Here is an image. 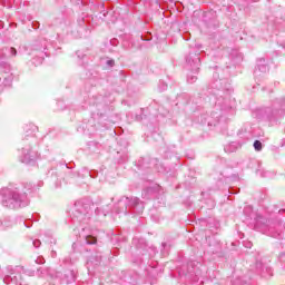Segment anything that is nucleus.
<instances>
[{"label":"nucleus","instance_id":"nucleus-5","mask_svg":"<svg viewBox=\"0 0 285 285\" xmlns=\"http://www.w3.org/2000/svg\"><path fill=\"white\" fill-rule=\"evenodd\" d=\"M35 245L39 244V240L38 242H33Z\"/></svg>","mask_w":285,"mask_h":285},{"label":"nucleus","instance_id":"nucleus-3","mask_svg":"<svg viewBox=\"0 0 285 285\" xmlns=\"http://www.w3.org/2000/svg\"><path fill=\"white\" fill-rule=\"evenodd\" d=\"M254 148H255V150H262V141H259V140H255L254 141Z\"/></svg>","mask_w":285,"mask_h":285},{"label":"nucleus","instance_id":"nucleus-2","mask_svg":"<svg viewBox=\"0 0 285 285\" xmlns=\"http://www.w3.org/2000/svg\"><path fill=\"white\" fill-rule=\"evenodd\" d=\"M86 242H87V244H97V237H95L92 235H88L86 237Z\"/></svg>","mask_w":285,"mask_h":285},{"label":"nucleus","instance_id":"nucleus-4","mask_svg":"<svg viewBox=\"0 0 285 285\" xmlns=\"http://www.w3.org/2000/svg\"><path fill=\"white\" fill-rule=\"evenodd\" d=\"M10 52L13 57H17V49L11 47Z\"/></svg>","mask_w":285,"mask_h":285},{"label":"nucleus","instance_id":"nucleus-1","mask_svg":"<svg viewBox=\"0 0 285 285\" xmlns=\"http://www.w3.org/2000/svg\"><path fill=\"white\" fill-rule=\"evenodd\" d=\"M3 195L2 204L3 206H7V208H12L14 206V202H21V195L17 191H10L7 189L3 191Z\"/></svg>","mask_w":285,"mask_h":285}]
</instances>
